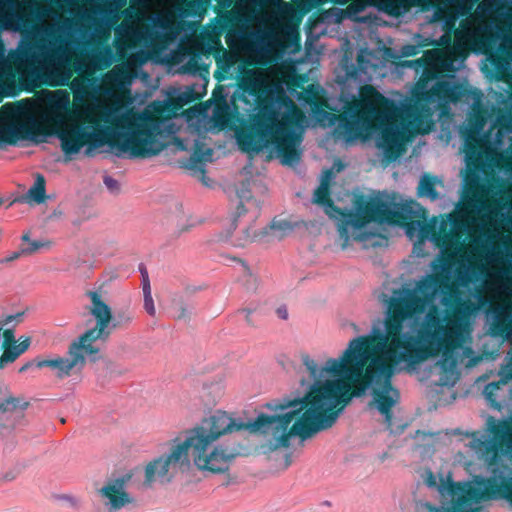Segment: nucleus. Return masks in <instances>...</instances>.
Instances as JSON below:
<instances>
[{
	"instance_id": "1",
	"label": "nucleus",
	"mask_w": 512,
	"mask_h": 512,
	"mask_svg": "<svg viewBox=\"0 0 512 512\" xmlns=\"http://www.w3.org/2000/svg\"><path fill=\"white\" fill-rule=\"evenodd\" d=\"M425 357L422 349L399 336L398 329L384 334L371 331L369 335L353 338L338 359H328L323 367L309 355H303V365L313 383L294 404H300L304 412L303 431L307 439L331 428L351 399L363 396L370 387L371 404H375L390 426L392 408L400 399L392 384L397 367H414Z\"/></svg>"
},
{
	"instance_id": "2",
	"label": "nucleus",
	"mask_w": 512,
	"mask_h": 512,
	"mask_svg": "<svg viewBox=\"0 0 512 512\" xmlns=\"http://www.w3.org/2000/svg\"><path fill=\"white\" fill-rule=\"evenodd\" d=\"M299 398L283 399L276 404L273 408L280 410V414L262 413L255 420L247 423H237L226 412L216 411L191 430L207 452L211 450L212 443L222 435L241 430L269 435L275 441V448H287L290 446L292 436H298L302 440L307 439V435L303 431L305 429L304 412L300 409V404H294Z\"/></svg>"
},
{
	"instance_id": "3",
	"label": "nucleus",
	"mask_w": 512,
	"mask_h": 512,
	"mask_svg": "<svg viewBox=\"0 0 512 512\" xmlns=\"http://www.w3.org/2000/svg\"><path fill=\"white\" fill-rule=\"evenodd\" d=\"M442 304L446 307L445 314L438 306L431 305L418 333L411 328L410 321L404 323V332L416 338L415 347L423 350L425 360L441 352L443 367L448 361L454 366L456 361L453 353L462 346L463 327L474 307L469 300L461 298L457 291L450 297L444 296Z\"/></svg>"
},
{
	"instance_id": "4",
	"label": "nucleus",
	"mask_w": 512,
	"mask_h": 512,
	"mask_svg": "<svg viewBox=\"0 0 512 512\" xmlns=\"http://www.w3.org/2000/svg\"><path fill=\"white\" fill-rule=\"evenodd\" d=\"M241 449L240 446H215L207 452L190 429L186 431L183 441H179L178 438L173 440L168 454L147 464L144 484L151 486L157 480L170 482L176 474L190 469V457H192L194 465L201 471L213 474L224 473L229 469L231 461L241 454Z\"/></svg>"
},
{
	"instance_id": "5",
	"label": "nucleus",
	"mask_w": 512,
	"mask_h": 512,
	"mask_svg": "<svg viewBox=\"0 0 512 512\" xmlns=\"http://www.w3.org/2000/svg\"><path fill=\"white\" fill-rule=\"evenodd\" d=\"M166 107L152 104V111L142 112L129 109L107 118L110 129L107 144L117 156L128 154L129 158H150L159 154L164 145L158 140L160 124Z\"/></svg>"
},
{
	"instance_id": "6",
	"label": "nucleus",
	"mask_w": 512,
	"mask_h": 512,
	"mask_svg": "<svg viewBox=\"0 0 512 512\" xmlns=\"http://www.w3.org/2000/svg\"><path fill=\"white\" fill-rule=\"evenodd\" d=\"M294 120L289 114L271 107H264L253 115L249 124L238 134L237 141L245 152L259 153L273 148L284 165H294L301 160L300 134L294 129Z\"/></svg>"
},
{
	"instance_id": "7",
	"label": "nucleus",
	"mask_w": 512,
	"mask_h": 512,
	"mask_svg": "<svg viewBox=\"0 0 512 512\" xmlns=\"http://www.w3.org/2000/svg\"><path fill=\"white\" fill-rule=\"evenodd\" d=\"M314 202L326 206L330 210V216L339 220L338 231L340 238L343 240V247L348 244L351 238L350 227L357 231L372 222L378 224L406 223L411 214L409 206L397 207L393 201L384 200L383 197L367 199L364 195L356 196L354 211L341 209L330 198L327 183H322L315 190Z\"/></svg>"
},
{
	"instance_id": "8",
	"label": "nucleus",
	"mask_w": 512,
	"mask_h": 512,
	"mask_svg": "<svg viewBox=\"0 0 512 512\" xmlns=\"http://www.w3.org/2000/svg\"><path fill=\"white\" fill-rule=\"evenodd\" d=\"M448 281L447 275L432 274L418 281L414 289L407 286L394 289L392 295L384 300L386 309L383 328L374 327L372 332L384 334L390 329H398L399 336L415 347L416 338L411 333L404 332V323L418 319L439 288H450Z\"/></svg>"
},
{
	"instance_id": "9",
	"label": "nucleus",
	"mask_w": 512,
	"mask_h": 512,
	"mask_svg": "<svg viewBox=\"0 0 512 512\" xmlns=\"http://www.w3.org/2000/svg\"><path fill=\"white\" fill-rule=\"evenodd\" d=\"M86 295L91 301L88 310L96 320L95 327L86 330L71 342L67 357L55 356L50 359H36L35 366L37 368L52 369L58 379H64L75 372H80L86 365V356L96 355L100 351L94 343L97 340L106 341L110 337L108 324L113 318L111 308L102 300L100 292L89 290Z\"/></svg>"
},
{
	"instance_id": "10",
	"label": "nucleus",
	"mask_w": 512,
	"mask_h": 512,
	"mask_svg": "<svg viewBox=\"0 0 512 512\" xmlns=\"http://www.w3.org/2000/svg\"><path fill=\"white\" fill-rule=\"evenodd\" d=\"M27 111L35 119L36 126L32 129L34 134L26 139H33L35 136L56 135L61 142L62 151L69 156L79 153L86 145L99 147L104 143L98 134L88 130L82 123L65 124L67 114L71 115L68 101L63 105L56 104L51 107L49 111L42 113L40 118H37L29 110Z\"/></svg>"
},
{
	"instance_id": "11",
	"label": "nucleus",
	"mask_w": 512,
	"mask_h": 512,
	"mask_svg": "<svg viewBox=\"0 0 512 512\" xmlns=\"http://www.w3.org/2000/svg\"><path fill=\"white\" fill-rule=\"evenodd\" d=\"M392 100L382 95L372 85L360 89V99L347 101L344 111L339 114V126L347 133L354 131L358 125L370 126L388 119L395 111Z\"/></svg>"
},
{
	"instance_id": "12",
	"label": "nucleus",
	"mask_w": 512,
	"mask_h": 512,
	"mask_svg": "<svg viewBox=\"0 0 512 512\" xmlns=\"http://www.w3.org/2000/svg\"><path fill=\"white\" fill-rule=\"evenodd\" d=\"M425 484L430 488H436L441 495L450 496L451 497V505L448 507H437L432 505L429 502L417 501L415 503L414 512H475L477 509L473 507L474 504L481 502L482 500H471L468 501L467 504H463V507L458 506L460 498L465 494V490L467 486L470 487H481L484 489V486L480 484L481 479L476 480L475 484L471 483H455L450 479L444 480L440 478L437 480V477L430 469H426L422 475Z\"/></svg>"
},
{
	"instance_id": "13",
	"label": "nucleus",
	"mask_w": 512,
	"mask_h": 512,
	"mask_svg": "<svg viewBox=\"0 0 512 512\" xmlns=\"http://www.w3.org/2000/svg\"><path fill=\"white\" fill-rule=\"evenodd\" d=\"M511 474L512 470L506 465L493 468L489 477L481 479L480 484L484 486V489L467 486L458 506L463 507V504H467L471 500L506 499L512 503Z\"/></svg>"
},
{
	"instance_id": "14",
	"label": "nucleus",
	"mask_w": 512,
	"mask_h": 512,
	"mask_svg": "<svg viewBox=\"0 0 512 512\" xmlns=\"http://www.w3.org/2000/svg\"><path fill=\"white\" fill-rule=\"evenodd\" d=\"M35 119L20 107L9 108L0 113V145H16L19 139L34 134Z\"/></svg>"
},
{
	"instance_id": "15",
	"label": "nucleus",
	"mask_w": 512,
	"mask_h": 512,
	"mask_svg": "<svg viewBox=\"0 0 512 512\" xmlns=\"http://www.w3.org/2000/svg\"><path fill=\"white\" fill-rule=\"evenodd\" d=\"M470 96L473 97L474 102L471 105L468 126L462 135L466 153L474 155L480 148L481 134L487 122L488 111L482 103L483 94L480 90L474 88Z\"/></svg>"
},
{
	"instance_id": "16",
	"label": "nucleus",
	"mask_w": 512,
	"mask_h": 512,
	"mask_svg": "<svg viewBox=\"0 0 512 512\" xmlns=\"http://www.w3.org/2000/svg\"><path fill=\"white\" fill-rule=\"evenodd\" d=\"M473 88L460 83H453L448 79L441 78L435 82L430 89L417 92V98L425 103L436 101L446 104L457 103L464 97H470Z\"/></svg>"
},
{
	"instance_id": "17",
	"label": "nucleus",
	"mask_w": 512,
	"mask_h": 512,
	"mask_svg": "<svg viewBox=\"0 0 512 512\" xmlns=\"http://www.w3.org/2000/svg\"><path fill=\"white\" fill-rule=\"evenodd\" d=\"M29 406L30 402L23 396L16 397L7 393L0 402V435L12 431L20 424Z\"/></svg>"
},
{
	"instance_id": "18",
	"label": "nucleus",
	"mask_w": 512,
	"mask_h": 512,
	"mask_svg": "<svg viewBox=\"0 0 512 512\" xmlns=\"http://www.w3.org/2000/svg\"><path fill=\"white\" fill-rule=\"evenodd\" d=\"M131 474H125L108 481L98 493L108 500L106 503L110 510H120L126 505L134 503V499L126 492L125 486L131 480Z\"/></svg>"
},
{
	"instance_id": "19",
	"label": "nucleus",
	"mask_w": 512,
	"mask_h": 512,
	"mask_svg": "<svg viewBox=\"0 0 512 512\" xmlns=\"http://www.w3.org/2000/svg\"><path fill=\"white\" fill-rule=\"evenodd\" d=\"M292 230L293 225L290 222L276 219L259 232H256L251 226H247L242 230V236L237 239V245L245 246L255 241H262L268 236L280 240Z\"/></svg>"
},
{
	"instance_id": "20",
	"label": "nucleus",
	"mask_w": 512,
	"mask_h": 512,
	"mask_svg": "<svg viewBox=\"0 0 512 512\" xmlns=\"http://www.w3.org/2000/svg\"><path fill=\"white\" fill-rule=\"evenodd\" d=\"M416 70H421L418 82L419 91L425 90L430 81L445 77V63L433 52H426L422 57L413 61Z\"/></svg>"
},
{
	"instance_id": "21",
	"label": "nucleus",
	"mask_w": 512,
	"mask_h": 512,
	"mask_svg": "<svg viewBox=\"0 0 512 512\" xmlns=\"http://www.w3.org/2000/svg\"><path fill=\"white\" fill-rule=\"evenodd\" d=\"M383 199L393 201L397 207L409 206L411 209L410 218L406 220V223H389L390 225L404 226L408 230H414L418 226L420 228V232H421L422 236H424V237L432 236V237L436 238V236H437L436 219L434 218L432 221L426 222L425 210H422V213L420 214L418 211L414 210L410 204L396 202L394 197L387 196Z\"/></svg>"
},
{
	"instance_id": "22",
	"label": "nucleus",
	"mask_w": 512,
	"mask_h": 512,
	"mask_svg": "<svg viewBox=\"0 0 512 512\" xmlns=\"http://www.w3.org/2000/svg\"><path fill=\"white\" fill-rule=\"evenodd\" d=\"M405 140L403 132L397 127H386L382 130L380 146L389 161H394L401 156Z\"/></svg>"
},
{
	"instance_id": "23",
	"label": "nucleus",
	"mask_w": 512,
	"mask_h": 512,
	"mask_svg": "<svg viewBox=\"0 0 512 512\" xmlns=\"http://www.w3.org/2000/svg\"><path fill=\"white\" fill-rule=\"evenodd\" d=\"M490 423V432L495 442L504 448L506 452L512 453V422L502 421L495 423L493 418H491Z\"/></svg>"
},
{
	"instance_id": "24",
	"label": "nucleus",
	"mask_w": 512,
	"mask_h": 512,
	"mask_svg": "<svg viewBox=\"0 0 512 512\" xmlns=\"http://www.w3.org/2000/svg\"><path fill=\"white\" fill-rule=\"evenodd\" d=\"M506 383L507 380L501 379L488 383L484 388V394L490 406L498 411L503 407L504 397L500 395V391Z\"/></svg>"
},
{
	"instance_id": "25",
	"label": "nucleus",
	"mask_w": 512,
	"mask_h": 512,
	"mask_svg": "<svg viewBox=\"0 0 512 512\" xmlns=\"http://www.w3.org/2000/svg\"><path fill=\"white\" fill-rule=\"evenodd\" d=\"M238 88L243 95L251 96L254 99L260 98L263 93L261 81L253 74L244 75L238 82Z\"/></svg>"
},
{
	"instance_id": "26",
	"label": "nucleus",
	"mask_w": 512,
	"mask_h": 512,
	"mask_svg": "<svg viewBox=\"0 0 512 512\" xmlns=\"http://www.w3.org/2000/svg\"><path fill=\"white\" fill-rule=\"evenodd\" d=\"M482 186L477 179H470L467 181L466 189L464 192V200L467 205L473 208L482 204Z\"/></svg>"
},
{
	"instance_id": "27",
	"label": "nucleus",
	"mask_w": 512,
	"mask_h": 512,
	"mask_svg": "<svg viewBox=\"0 0 512 512\" xmlns=\"http://www.w3.org/2000/svg\"><path fill=\"white\" fill-rule=\"evenodd\" d=\"M209 0H182L178 11L182 16H201L205 13Z\"/></svg>"
},
{
	"instance_id": "28",
	"label": "nucleus",
	"mask_w": 512,
	"mask_h": 512,
	"mask_svg": "<svg viewBox=\"0 0 512 512\" xmlns=\"http://www.w3.org/2000/svg\"><path fill=\"white\" fill-rule=\"evenodd\" d=\"M212 155L213 150L211 148H206L203 144L197 142L194 152L190 157L191 168L199 169L204 174L205 169L203 167V163L210 161Z\"/></svg>"
},
{
	"instance_id": "29",
	"label": "nucleus",
	"mask_w": 512,
	"mask_h": 512,
	"mask_svg": "<svg viewBox=\"0 0 512 512\" xmlns=\"http://www.w3.org/2000/svg\"><path fill=\"white\" fill-rule=\"evenodd\" d=\"M436 178L425 174L418 185V195L421 197H428L432 201L437 200L439 198V193L436 190Z\"/></svg>"
},
{
	"instance_id": "30",
	"label": "nucleus",
	"mask_w": 512,
	"mask_h": 512,
	"mask_svg": "<svg viewBox=\"0 0 512 512\" xmlns=\"http://www.w3.org/2000/svg\"><path fill=\"white\" fill-rule=\"evenodd\" d=\"M411 6L407 0H380V8L390 16L398 17Z\"/></svg>"
},
{
	"instance_id": "31",
	"label": "nucleus",
	"mask_w": 512,
	"mask_h": 512,
	"mask_svg": "<svg viewBox=\"0 0 512 512\" xmlns=\"http://www.w3.org/2000/svg\"><path fill=\"white\" fill-rule=\"evenodd\" d=\"M46 180L41 174H37L35 182L32 187L28 190V197L37 204H41L46 199Z\"/></svg>"
},
{
	"instance_id": "32",
	"label": "nucleus",
	"mask_w": 512,
	"mask_h": 512,
	"mask_svg": "<svg viewBox=\"0 0 512 512\" xmlns=\"http://www.w3.org/2000/svg\"><path fill=\"white\" fill-rule=\"evenodd\" d=\"M30 338L26 337L19 344L9 345L3 348V352L9 356V360L14 362L20 355L28 350Z\"/></svg>"
},
{
	"instance_id": "33",
	"label": "nucleus",
	"mask_w": 512,
	"mask_h": 512,
	"mask_svg": "<svg viewBox=\"0 0 512 512\" xmlns=\"http://www.w3.org/2000/svg\"><path fill=\"white\" fill-rule=\"evenodd\" d=\"M21 239L23 242H27V246L22 247L24 255L34 254L39 249L50 246L49 241L30 240L28 233L23 234Z\"/></svg>"
},
{
	"instance_id": "34",
	"label": "nucleus",
	"mask_w": 512,
	"mask_h": 512,
	"mask_svg": "<svg viewBox=\"0 0 512 512\" xmlns=\"http://www.w3.org/2000/svg\"><path fill=\"white\" fill-rule=\"evenodd\" d=\"M483 272V266L479 263H471L467 269H457V278L463 282L468 283L471 281L472 276H477Z\"/></svg>"
},
{
	"instance_id": "35",
	"label": "nucleus",
	"mask_w": 512,
	"mask_h": 512,
	"mask_svg": "<svg viewBox=\"0 0 512 512\" xmlns=\"http://www.w3.org/2000/svg\"><path fill=\"white\" fill-rule=\"evenodd\" d=\"M133 318L134 316L129 310L118 311L113 319L112 326L110 327V323L108 324V329L111 331L113 328L125 327L132 322Z\"/></svg>"
},
{
	"instance_id": "36",
	"label": "nucleus",
	"mask_w": 512,
	"mask_h": 512,
	"mask_svg": "<svg viewBox=\"0 0 512 512\" xmlns=\"http://www.w3.org/2000/svg\"><path fill=\"white\" fill-rule=\"evenodd\" d=\"M474 446L482 451H489L493 448L494 443L489 436L481 434L480 432L472 433Z\"/></svg>"
},
{
	"instance_id": "37",
	"label": "nucleus",
	"mask_w": 512,
	"mask_h": 512,
	"mask_svg": "<svg viewBox=\"0 0 512 512\" xmlns=\"http://www.w3.org/2000/svg\"><path fill=\"white\" fill-rule=\"evenodd\" d=\"M174 317L177 320H189L191 312L189 311L188 305L183 301V299L174 301Z\"/></svg>"
},
{
	"instance_id": "38",
	"label": "nucleus",
	"mask_w": 512,
	"mask_h": 512,
	"mask_svg": "<svg viewBox=\"0 0 512 512\" xmlns=\"http://www.w3.org/2000/svg\"><path fill=\"white\" fill-rule=\"evenodd\" d=\"M23 21V16L18 12L8 13L1 21L0 27L3 29L15 28V24H19Z\"/></svg>"
},
{
	"instance_id": "39",
	"label": "nucleus",
	"mask_w": 512,
	"mask_h": 512,
	"mask_svg": "<svg viewBox=\"0 0 512 512\" xmlns=\"http://www.w3.org/2000/svg\"><path fill=\"white\" fill-rule=\"evenodd\" d=\"M143 295H144V309L146 310V312L149 315L154 316L156 310H155L153 298L151 295V286H148L147 284L145 285V289H143Z\"/></svg>"
},
{
	"instance_id": "40",
	"label": "nucleus",
	"mask_w": 512,
	"mask_h": 512,
	"mask_svg": "<svg viewBox=\"0 0 512 512\" xmlns=\"http://www.w3.org/2000/svg\"><path fill=\"white\" fill-rule=\"evenodd\" d=\"M36 48L38 50H40L42 52V54L44 55V57L49 61L54 60L58 56L59 51H60L59 48H49L48 49L45 45H36Z\"/></svg>"
},
{
	"instance_id": "41",
	"label": "nucleus",
	"mask_w": 512,
	"mask_h": 512,
	"mask_svg": "<svg viewBox=\"0 0 512 512\" xmlns=\"http://www.w3.org/2000/svg\"><path fill=\"white\" fill-rule=\"evenodd\" d=\"M103 181H104L105 186L107 187V189L110 192H112V193L119 192L120 185H119V183H118V181L116 179H114L111 176H105Z\"/></svg>"
},
{
	"instance_id": "42",
	"label": "nucleus",
	"mask_w": 512,
	"mask_h": 512,
	"mask_svg": "<svg viewBox=\"0 0 512 512\" xmlns=\"http://www.w3.org/2000/svg\"><path fill=\"white\" fill-rule=\"evenodd\" d=\"M3 338H4L3 346H2L3 348L6 346H9V345L17 344L15 335H14V331L11 329H6L3 331Z\"/></svg>"
},
{
	"instance_id": "43",
	"label": "nucleus",
	"mask_w": 512,
	"mask_h": 512,
	"mask_svg": "<svg viewBox=\"0 0 512 512\" xmlns=\"http://www.w3.org/2000/svg\"><path fill=\"white\" fill-rule=\"evenodd\" d=\"M375 236H376V233L366 232V231L365 232H355L352 235L353 239L355 241H359V242H367Z\"/></svg>"
},
{
	"instance_id": "44",
	"label": "nucleus",
	"mask_w": 512,
	"mask_h": 512,
	"mask_svg": "<svg viewBox=\"0 0 512 512\" xmlns=\"http://www.w3.org/2000/svg\"><path fill=\"white\" fill-rule=\"evenodd\" d=\"M247 213V209L245 208L244 204L241 202L238 206H237V209H236V216L235 218L233 219V222H232V225L234 227H236V222L237 220L245 215Z\"/></svg>"
},
{
	"instance_id": "45",
	"label": "nucleus",
	"mask_w": 512,
	"mask_h": 512,
	"mask_svg": "<svg viewBox=\"0 0 512 512\" xmlns=\"http://www.w3.org/2000/svg\"><path fill=\"white\" fill-rule=\"evenodd\" d=\"M140 270H141V275H142V289H145L146 284L148 286H150L148 272H147L146 268H141Z\"/></svg>"
},
{
	"instance_id": "46",
	"label": "nucleus",
	"mask_w": 512,
	"mask_h": 512,
	"mask_svg": "<svg viewBox=\"0 0 512 512\" xmlns=\"http://www.w3.org/2000/svg\"><path fill=\"white\" fill-rule=\"evenodd\" d=\"M276 314L279 318H281L283 320H286L288 318V311L285 306H281V307L277 308Z\"/></svg>"
},
{
	"instance_id": "47",
	"label": "nucleus",
	"mask_w": 512,
	"mask_h": 512,
	"mask_svg": "<svg viewBox=\"0 0 512 512\" xmlns=\"http://www.w3.org/2000/svg\"><path fill=\"white\" fill-rule=\"evenodd\" d=\"M24 255V253L22 252V248L19 250V251H16V252H13L12 254H10L7 258H6V262H12L16 259H18L20 256Z\"/></svg>"
},
{
	"instance_id": "48",
	"label": "nucleus",
	"mask_w": 512,
	"mask_h": 512,
	"mask_svg": "<svg viewBox=\"0 0 512 512\" xmlns=\"http://www.w3.org/2000/svg\"><path fill=\"white\" fill-rule=\"evenodd\" d=\"M7 363L12 362L9 360V356L3 352L2 355L0 356V370L3 369L5 364Z\"/></svg>"
},
{
	"instance_id": "49",
	"label": "nucleus",
	"mask_w": 512,
	"mask_h": 512,
	"mask_svg": "<svg viewBox=\"0 0 512 512\" xmlns=\"http://www.w3.org/2000/svg\"><path fill=\"white\" fill-rule=\"evenodd\" d=\"M243 312L245 313V320L249 326H255V323L253 322L251 318V310L244 309Z\"/></svg>"
},
{
	"instance_id": "50",
	"label": "nucleus",
	"mask_w": 512,
	"mask_h": 512,
	"mask_svg": "<svg viewBox=\"0 0 512 512\" xmlns=\"http://www.w3.org/2000/svg\"><path fill=\"white\" fill-rule=\"evenodd\" d=\"M403 53H404L405 56L415 55L416 54V47L415 46H411V45L406 46Z\"/></svg>"
},
{
	"instance_id": "51",
	"label": "nucleus",
	"mask_w": 512,
	"mask_h": 512,
	"mask_svg": "<svg viewBox=\"0 0 512 512\" xmlns=\"http://www.w3.org/2000/svg\"><path fill=\"white\" fill-rule=\"evenodd\" d=\"M36 363V360L35 361H29L27 363H25L20 369H19V372L20 373H23L25 371H27L29 368H31L33 365H35Z\"/></svg>"
},
{
	"instance_id": "52",
	"label": "nucleus",
	"mask_w": 512,
	"mask_h": 512,
	"mask_svg": "<svg viewBox=\"0 0 512 512\" xmlns=\"http://www.w3.org/2000/svg\"><path fill=\"white\" fill-rule=\"evenodd\" d=\"M45 33H46V35H48L49 37H51L55 40H58V38H59V36L56 35L55 30L52 28H46Z\"/></svg>"
},
{
	"instance_id": "53",
	"label": "nucleus",
	"mask_w": 512,
	"mask_h": 512,
	"mask_svg": "<svg viewBox=\"0 0 512 512\" xmlns=\"http://www.w3.org/2000/svg\"><path fill=\"white\" fill-rule=\"evenodd\" d=\"M440 232L443 233L444 237L447 238L449 236L448 232H447V229H446V225L445 224H442L440 226Z\"/></svg>"
},
{
	"instance_id": "54",
	"label": "nucleus",
	"mask_w": 512,
	"mask_h": 512,
	"mask_svg": "<svg viewBox=\"0 0 512 512\" xmlns=\"http://www.w3.org/2000/svg\"><path fill=\"white\" fill-rule=\"evenodd\" d=\"M24 54L28 57V56H31V57H34V53H31L30 50H25L24 51Z\"/></svg>"
},
{
	"instance_id": "55",
	"label": "nucleus",
	"mask_w": 512,
	"mask_h": 512,
	"mask_svg": "<svg viewBox=\"0 0 512 512\" xmlns=\"http://www.w3.org/2000/svg\"><path fill=\"white\" fill-rule=\"evenodd\" d=\"M218 73H219V72H217V71L215 72V78H216V79H218L219 81L223 80V79H224V77H222V76H218Z\"/></svg>"
},
{
	"instance_id": "56",
	"label": "nucleus",
	"mask_w": 512,
	"mask_h": 512,
	"mask_svg": "<svg viewBox=\"0 0 512 512\" xmlns=\"http://www.w3.org/2000/svg\"><path fill=\"white\" fill-rule=\"evenodd\" d=\"M410 116H414V118H417V115H415V113H410Z\"/></svg>"
},
{
	"instance_id": "57",
	"label": "nucleus",
	"mask_w": 512,
	"mask_h": 512,
	"mask_svg": "<svg viewBox=\"0 0 512 512\" xmlns=\"http://www.w3.org/2000/svg\"><path fill=\"white\" fill-rule=\"evenodd\" d=\"M410 116H414V118H417V115H415V113H410Z\"/></svg>"
},
{
	"instance_id": "58",
	"label": "nucleus",
	"mask_w": 512,
	"mask_h": 512,
	"mask_svg": "<svg viewBox=\"0 0 512 512\" xmlns=\"http://www.w3.org/2000/svg\"><path fill=\"white\" fill-rule=\"evenodd\" d=\"M410 116H414V118H417V115H415V113H410Z\"/></svg>"
},
{
	"instance_id": "59",
	"label": "nucleus",
	"mask_w": 512,
	"mask_h": 512,
	"mask_svg": "<svg viewBox=\"0 0 512 512\" xmlns=\"http://www.w3.org/2000/svg\"><path fill=\"white\" fill-rule=\"evenodd\" d=\"M88 123H93L94 121L92 119H87Z\"/></svg>"
},
{
	"instance_id": "60",
	"label": "nucleus",
	"mask_w": 512,
	"mask_h": 512,
	"mask_svg": "<svg viewBox=\"0 0 512 512\" xmlns=\"http://www.w3.org/2000/svg\"><path fill=\"white\" fill-rule=\"evenodd\" d=\"M351 326H352L355 330H357V326H356L355 324H351Z\"/></svg>"
},
{
	"instance_id": "61",
	"label": "nucleus",
	"mask_w": 512,
	"mask_h": 512,
	"mask_svg": "<svg viewBox=\"0 0 512 512\" xmlns=\"http://www.w3.org/2000/svg\"><path fill=\"white\" fill-rule=\"evenodd\" d=\"M258 216V213L255 212L254 215H253V218H256Z\"/></svg>"
},
{
	"instance_id": "62",
	"label": "nucleus",
	"mask_w": 512,
	"mask_h": 512,
	"mask_svg": "<svg viewBox=\"0 0 512 512\" xmlns=\"http://www.w3.org/2000/svg\"><path fill=\"white\" fill-rule=\"evenodd\" d=\"M37 136H35L32 140H35V142H38V139H36Z\"/></svg>"
},
{
	"instance_id": "63",
	"label": "nucleus",
	"mask_w": 512,
	"mask_h": 512,
	"mask_svg": "<svg viewBox=\"0 0 512 512\" xmlns=\"http://www.w3.org/2000/svg\"><path fill=\"white\" fill-rule=\"evenodd\" d=\"M289 465H290V461L287 459V464H286V466H289Z\"/></svg>"
}]
</instances>
